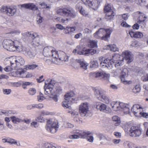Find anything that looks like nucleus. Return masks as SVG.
<instances>
[{"label":"nucleus","instance_id":"e433bc0d","mask_svg":"<svg viewBox=\"0 0 148 148\" xmlns=\"http://www.w3.org/2000/svg\"><path fill=\"white\" fill-rule=\"evenodd\" d=\"M43 148H60L54 143H46L44 144Z\"/></svg>","mask_w":148,"mask_h":148},{"label":"nucleus","instance_id":"4468645a","mask_svg":"<svg viewBox=\"0 0 148 148\" xmlns=\"http://www.w3.org/2000/svg\"><path fill=\"white\" fill-rule=\"evenodd\" d=\"M99 60L101 62L100 66L103 68L106 67L109 69H110L112 68V64L110 62L109 59L103 60V58L101 57L99 58Z\"/></svg>","mask_w":148,"mask_h":148},{"label":"nucleus","instance_id":"cd10ccee","mask_svg":"<svg viewBox=\"0 0 148 148\" xmlns=\"http://www.w3.org/2000/svg\"><path fill=\"white\" fill-rule=\"evenodd\" d=\"M76 61L79 63L80 65V67L82 69L84 70L87 69L88 64L83 59H77L76 60Z\"/></svg>","mask_w":148,"mask_h":148},{"label":"nucleus","instance_id":"aec40b11","mask_svg":"<svg viewBox=\"0 0 148 148\" xmlns=\"http://www.w3.org/2000/svg\"><path fill=\"white\" fill-rule=\"evenodd\" d=\"M22 8L28 9L33 11L38 10V8L37 6L33 3H28L22 4L21 5Z\"/></svg>","mask_w":148,"mask_h":148},{"label":"nucleus","instance_id":"58836bf2","mask_svg":"<svg viewBox=\"0 0 148 148\" xmlns=\"http://www.w3.org/2000/svg\"><path fill=\"white\" fill-rule=\"evenodd\" d=\"M97 41L95 40H90L88 44V47L91 48L97 47Z\"/></svg>","mask_w":148,"mask_h":148},{"label":"nucleus","instance_id":"338daca9","mask_svg":"<svg viewBox=\"0 0 148 148\" xmlns=\"http://www.w3.org/2000/svg\"><path fill=\"white\" fill-rule=\"evenodd\" d=\"M81 47L80 46L78 45L77 46L76 49H74L73 51V53H74V54H76L77 53L78 51H80Z\"/></svg>","mask_w":148,"mask_h":148},{"label":"nucleus","instance_id":"bf43d9fd","mask_svg":"<svg viewBox=\"0 0 148 148\" xmlns=\"http://www.w3.org/2000/svg\"><path fill=\"white\" fill-rule=\"evenodd\" d=\"M121 72V71L119 70L118 69H117L116 71L113 70L112 72L111 73L114 76H116L119 75Z\"/></svg>","mask_w":148,"mask_h":148},{"label":"nucleus","instance_id":"37998d69","mask_svg":"<svg viewBox=\"0 0 148 148\" xmlns=\"http://www.w3.org/2000/svg\"><path fill=\"white\" fill-rule=\"evenodd\" d=\"M112 121H114L116 122V123H115L116 126H118L121 123L120 119L119 117L117 116H115L112 117Z\"/></svg>","mask_w":148,"mask_h":148},{"label":"nucleus","instance_id":"09e8293b","mask_svg":"<svg viewBox=\"0 0 148 148\" xmlns=\"http://www.w3.org/2000/svg\"><path fill=\"white\" fill-rule=\"evenodd\" d=\"M38 65L37 64L27 65L26 66L27 70H33L37 67Z\"/></svg>","mask_w":148,"mask_h":148},{"label":"nucleus","instance_id":"79ce46f5","mask_svg":"<svg viewBox=\"0 0 148 148\" xmlns=\"http://www.w3.org/2000/svg\"><path fill=\"white\" fill-rule=\"evenodd\" d=\"M141 90L140 86L139 85H136L132 89V92L134 94L138 93Z\"/></svg>","mask_w":148,"mask_h":148},{"label":"nucleus","instance_id":"2f4dec72","mask_svg":"<svg viewBox=\"0 0 148 148\" xmlns=\"http://www.w3.org/2000/svg\"><path fill=\"white\" fill-rule=\"evenodd\" d=\"M74 93L73 91L66 93L64 96V99L66 100H69L72 102L74 101L72 97L74 95Z\"/></svg>","mask_w":148,"mask_h":148},{"label":"nucleus","instance_id":"052dcab7","mask_svg":"<svg viewBox=\"0 0 148 148\" xmlns=\"http://www.w3.org/2000/svg\"><path fill=\"white\" fill-rule=\"evenodd\" d=\"M86 138L88 141L90 142H92L94 139L93 136L90 134L87 136Z\"/></svg>","mask_w":148,"mask_h":148},{"label":"nucleus","instance_id":"de8ad7c7","mask_svg":"<svg viewBox=\"0 0 148 148\" xmlns=\"http://www.w3.org/2000/svg\"><path fill=\"white\" fill-rule=\"evenodd\" d=\"M8 143L10 144L16 145L18 146H19L20 145V144L19 143H17L16 140L13 139L8 138Z\"/></svg>","mask_w":148,"mask_h":148},{"label":"nucleus","instance_id":"680f3d73","mask_svg":"<svg viewBox=\"0 0 148 148\" xmlns=\"http://www.w3.org/2000/svg\"><path fill=\"white\" fill-rule=\"evenodd\" d=\"M34 108H38L39 109H41L43 107V105L42 103H39L38 104H34Z\"/></svg>","mask_w":148,"mask_h":148},{"label":"nucleus","instance_id":"7c9ffc66","mask_svg":"<svg viewBox=\"0 0 148 148\" xmlns=\"http://www.w3.org/2000/svg\"><path fill=\"white\" fill-rule=\"evenodd\" d=\"M119 102L113 101L110 103V105L113 109L115 111L119 110Z\"/></svg>","mask_w":148,"mask_h":148},{"label":"nucleus","instance_id":"0eeeda50","mask_svg":"<svg viewBox=\"0 0 148 148\" xmlns=\"http://www.w3.org/2000/svg\"><path fill=\"white\" fill-rule=\"evenodd\" d=\"M56 12L58 14L74 18L76 15L75 13L71 10L66 8H58L56 9Z\"/></svg>","mask_w":148,"mask_h":148},{"label":"nucleus","instance_id":"f704fd0d","mask_svg":"<svg viewBox=\"0 0 148 148\" xmlns=\"http://www.w3.org/2000/svg\"><path fill=\"white\" fill-rule=\"evenodd\" d=\"M31 43L33 46L34 47L38 46L40 44V38L39 37H36L32 40Z\"/></svg>","mask_w":148,"mask_h":148},{"label":"nucleus","instance_id":"c85d7f7f","mask_svg":"<svg viewBox=\"0 0 148 148\" xmlns=\"http://www.w3.org/2000/svg\"><path fill=\"white\" fill-rule=\"evenodd\" d=\"M22 34L25 36L29 37L32 38L33 40L36 37H38L37 34L36 33L27 32L24 33H22Z\"/></svg>","mask_w":148,"mask_h":148},{"label":"nucleus","instance_id":"f8f14e48","mask_svg":"<svg viewBox=\"0 0 148 148\" xmlns=\"http://www.w3.org/2000/svg\"><path fill=\"white\" fill-rule=\"evenodd\" d=\"M10 61H14V66L17 68L18 69V67L20 65H23L25 63V61L23 58L21 56H13L10 59Z\"/></svg>","mask_w":148,"mask_h":148},{"label":"nucleus","instance_id":"a878e982","mask_svg":"<svg viewBox=\"0 0 148 148\" xmlns=\"http://www.w3.org/2000/svg\"><path fill=\"white\" fill-rule=\"evenodd\" d=\"M105 49L109 50L113 52L118 51L119 49L117 47V46L114 44H110L108 45L105 47Z\"/></svg>","mask_w":148,"mask_h":148},{"label":"nucleus","instance_id":"f03ea898","mask_svg":"<svg viewBox=\"0 0 148 148\" xmlns=\"http://www.w3.org/2000/svg\"><path fill=\"white\" fill-rule=\"evenodd\" d=\"M122 55L123 58L121 60L120 59L119 56L117 55L114 54L112 56V58L109 60L110 62L112 64V66L115 64V66L116 67L118 68L119 66H120L121 63L119 62L122 61L124 59L127 61L128 64L130 63L133 60V56L131 52L128 51L126 50L123 51L122 53Z\"/></svg>","mask_w":148,"mask_h":148},{"label":"nucleus","instance_id":"b1692460","mask_svg":"<svg viewBox=\"0 0 148 148\" xmlns=\"http://www.w3.org/2000/svg\"><path fill=\"white\" fill-rule=\"evenodd\" d=\"M76 29V27L75 26H67L65 27H64V33L66 34L71 35L75 31Z\"/></svg>","mask_w":148,"mask_h":148},{"label":"nucleus","instance_id":"c9c22d12","mask_svg":"<svg viewBox=\"0 0 148 148\" xmlns=\"http://www.w3.org/2000/svg\"><path fill=\"white\" fill-rule=\"evenodd\" d=\"M10 118L14 123L17 124L23 122V119L15 116H11Z\"/></svg>","mask_w":148,"mask_h":148},{"label":"nucleus","instance_id":"c03bdc74","mask_svg":"<svg viewBox=\"0 0 148 148\" xmlns=\"http://www.w3.org/2000/svg\"><path fill=\"white\" fill-rule=\"evenodd\" d=\"M101 98L102 101L108 104L110 102L109 99L108 97L105 95L103 94L101 95Z\"/></svg>","mask_w":148,"mask_h":148},{"label":"nucleus","instance_id":"6e6552de","mask_svg":"<svg viewBox=\"0 0 148 148\" xmlns=\"http://www.w3.org/2000/svg\"><path fill=\"white\" fill-rule=\"evenodd\" d=\"M84 3L89 7L97 10L100 6L102 0H82Z\"/></svg>","mask_w":148,"mask_h":148},{"label":"nucleus","instance_id":"774afa93","mask_svg":"<svg viewBox=\"0 0 148 148\" xmlns=\"http://www.w3.org/2000/svg\"><path fill=\"white\" fill-rule=\"evenodd\" d=\"M37 22L38 23H40L42 22V18L40 16L39 14L37 16Z\"/></svg>","mask_w":148,"mask_h":148},{"label":"nucleus","instance_id":"6e6d98bb","mask_svg":"<svg viewBox=\"0 0 148 148\" xmlns=\"http://www.w3.org/2000/svg\"><path fill=\"white\" fill-rule=\"evenodd\" d=\"M91 66L92 68H97L98 67V64L97 60H93L91 62Z\"/></svg>","mask_w":148,"mask_h":148},{"label":"nucleus","instance_id":"0e129e2a","mask_svg":"<svg viewBox=\"0 0 148 148\" xmlns=\"http://www.w3.org/2000/svg\"><path fill=\"white\" fill-rule=\"evenodd\" d=\"M39 124L36 121H33L32 122L31 124L32 127H38Z\"/></svg>","mask_w":148,"mask_h":148},{"label":"nucleus","instance_id":"3c124183","mask_svg":"<svg viewBox=\"0 0 148 148\" xmlns=\"http://www.w3.org/2000/svg\"><path fill=\"white\" fill-rule=\"evenodd\" d=\"M40 5L43 8H45L47 10H49L51 8V6L50 5H47L44 2L40 3Z\"/></svg>","mask_w":148,"mask_h":148},{"label":"nucleus","instance_id":"a211bd4d","mask_svg":"<svg viewBox=\"0 0 148 148\" xmlns=\"http://www.w3.org/2000/svg\"><path fill=\"white\" fill-rule=\"evenodd\" d=\"M13 75L15 77H19L29 78L32 76V74L30 73H28L27 75L25 74V71L23 69H21L12 73Z\"/></svg>","mask_w":148,"mask_h":148},{"label":"nucleus","instance_id":"72a5a7b5","mask_svg":"<svg viewBox=\"0 0 148 148\" xmlns=\"http://www.w3.org/2000/svg\"><path fill=\"white\" fill-rule=\"evenodd\" d=\"M137 13L139 15V17L138 18V22L141 23L144 22L145 20V18H146V17L144 14L139 12H137Z\"/></svg>","mask_w":148,"mask_h":148},{"label":"nucleus","instance_id":"69168bd1","mask_svg":"<svg viewBox=\"0 0 148 148\" xmlns=\"http://www.w3.org/2000/svg\"><path fill=\"white\" fill-rule=\"evenodd\" d=\"M59 95H58L56 94L53 95L51 97H49L50 98H52L53 99V100L56 102H57L58 101V97Z\"/></svg>","mask_w":148,"mask_h":148},{"label":"nucleus","instance_id":"473e14b6","mask_svg":"<svg viewBox=\"0 0 148 148\" xmlns=\"http://www.w3.org/2000/svg\"><path fill=\"white\" fill-rule=\"evenodd\" d=\"M72 102L69 100H66L64 99V100L62 103V106L65 109H71V107L70 106V103Z\"/></svg>","mask_w":148,"mask_h":148},{"label":"nucleus","instance_id":"20e7f679","mask_svg":"<svg viewBox=\"0 0 148 148\" xmlns=\"http://www.w3.org/2000/svg\"><path fill=\"white\" fill-rule=\"evenodd\" d=\"M54 84V81L51 79H48L45 82V94L49 97H51L54 93L53 89Z\"/></svg>","mask_w":148,"mask_h":148},{"label":"nucleus","instance_id":"ddd939ff","mask_svg":"<svg viewBox=\"0 0 148 148\" xmlns=\"http://www.w3.org/2000/svg\"><path fill=\"white\" fill-rule=\"evenodd\" d=\"M129 133L132 136H138L141 135V130L139 127L132 126L129 130Z\"/></svg>","mask_w":148,"mask_h":148},{"label":"nucleus","instance_id":"49530a36","mask_svg":"<svg viewBox=\"0 0 148 148\" xmlns=\"http://www.w3.org/2000/svg\"><path fill=\"white\" fill-rule=\"evenodd\" d=\"M12 57V56L10 57L9 58H7L5 59V62L6 64H8L9 63H10L11 65V66H12V67H15L14 66V61H10V58Z\"/></svg>","mask_w":148,"mask_h":148},{"label":"nucleus","instance_id":"dca6fc26","mask_svg":"<svg viewBox=\"0 0 148 148\" xmlns=\"http://www.w3.org/2000/svg\"><path fill=\"white\" fill-rule=\"evenodd\" d=\"M91 75L95 76L96 78L101 77L103 80L108 81L110 78V75L109 74L106 73L104 71H102L96 73L92 72L90 73Z\"/></svg>","mask_w":148,"mask_h":148},{"label":"nucleus","instance_id":"4d7b16f0","mask_svg":"<svg viewBox=\"0 0 148 148\" xmlns=\"http://www.w3.org/2000/svg\"><path fill=\"white\" fill-rule=\"evenodd\" d=\"M42 116H38L36 119V121L41 122L43 123L45 122V119Z\"/></svg>","mask_w":148,"mask_h":148},{"label":"nucleus","instance_id":"a19ab883","mask_svg":"<svg viewBox=\"0 0 148 148\" xmlns=\"http://www.w3.org/2000/svg\"><path fill=\"white\" fill-rule=\"evenodd\" d=\"M54 93L58 95H59L60 94L62 93V87L60 86H56L55 88Z\"/></svg>","mask_w":148,"mask_h":148},{"label":"nucleus","instance_id":"8fccbe9b","mask_svg":"<svg viewBox=\"0 0 148 148\" xmlns=\"http://www.w3.org/2000/svg\"><path fill=\"white\" fill-rule=\"evenodd\" d=\"M36 92V89L34 88H30L28 90V93L30 95H34Z\"/></svg>","mask_w":148,"mask_h":148},{"label":"nucleus","instance_id":"412c9836","mask_svg":"<svg viewBox=\"0 0 148 148\" xmlns=\"http://www.w3.org/2000/svg\"><path fill=\"white\" fill-rule=\"evenodd\" d=\"M76 8L82 15L85 16H88V13L83 8L81 3L77 4L76 6Z\"/></svg>","mask_w":148,"mask_h":148},{"label":"nucleus","instance_id":"4be33fe9","mask_svg":"<svg viewBox=\"0 0 148 148\" xmlns=\"http://www.w3.org/2000/svg\"><path fill=\"white\" fill-rule=\"evenodd\" d=\"M129 34L132 38H140L143 37V34L140 32H134L133 30L129 31Z\"/></svg>","mask_w":148,"mask_h":148},{"label":"nucleus","instance_id":"864d4df0","mask_svg":"<svg viewBox=\"0 0 148 148\" xmlns=\"http://www.w3.org/2000/svg\"><path fill=\"white\" fill-rule=\"evenodd\" d=\"M13 69L17 70V68H16V67H12V66L11 67L10 66H6L5 68L4 69V70L6 72H8L12 71Z\"/></svg>","mask_w":148,"mask_h":148},{"label":"nucleus","instance_id":"e2e57ef3","mask_svg":"<svg viewBox=\"0 0 148 148\" xmlns=\"http://www.w3.org/2000/svg\"><path fill=\"white\" fill-rule=\"evenodd\" d=\"M8 8V6H2L1 8L0 11L1 12H5L6 14Z\"/></svg>","mask_w":148,"mask_h":148},{"label":"nucleus","instance_id":"a18cd8bd","mask_svg":"<svg viewBox=\"0 0 148 148\" xmlns=\"http://www.w3.org/2000/svg\"><path fill=\"white\" fill-rule=\"evenodd\" d=\"M94 94L96 97L99 99V98L101 97V95H103L102 92H101L99 89H95L94 91Z\"/></svg>","mask_w":148,"mask_h":148},{"label":"nucleus","instance_id":"423d86ee","mask_svg":"<svg viewBox=\"0 0 148 148\" xmlns=\"http://www.w3.org/2000/svg\"><path fill=\"white\" fill-rule=\"evenodd\" d=\"M58 127L59 125L56 121H52L48 120L47 122L45 128L48 131L52 133H54L56 132Z\"/></svg>","mask_w":148,"mask_h":148},{"label":"nucleus","instance_id":"13d9d810","mask_svg":"<svg viewBox=\"0 0 148 148\" xmlns=\"http://www.w3.org/2000/svg\"><path fill=\"white\" fill-rule=\"evenodd\" d=\"M2 91L4 94L5 95H8L11 92V90L9 89H3Z\"/></svg>","mask_w":148,"mask_h":148},{"label":"nucleus","instance_id":"603ef678","mask_svg":"<svg viewBox=\"0 0 148 148\" xmlns=\"http://www.w3.org/2000/svg\"><path fill=\"white\" fill-rule=\"evenodd\" d=\"M40 114L42 116H45L52 114V113L46 110H42L41 111Z\"/></svg>","mask_w":148,"mask_h":148},{"label":"nucleus","instance_id":"39448f33","mask_svg":"<svg viewBox=\"0 0 148 148\" xmlns=\"http://www.w3.org/2000/svg\"><path fill=\"white\" fill-rule=\"evenodd\" d=\"M43 55L46 57H52V60L55 59L57 57V51L56 49L52 47L48 46L45 47L43 50Z\"/></svg>","mask_w":148,"mask_h":148},{"label":"nucleus","instance_id":"4c0bfd02","mask_svg":"<svg viewBox=\"0 0 148 148\" xmlns=\"http://www.w3.org/2000/svg\"><path fill=\"white\" fill-rule=\"evenodd\" d=\"M123 146L126 148H135L136 147L134 145L129 141H125L123 143Z\"/></svg>","mask_w":148,"mask_h":148},{"label":"nucleus","instance_id":"9b49d317","mask_svg":"<svg viewBox=\"0 0 148 148\" xmlns=\"http://www.w3.org/2000/svg\"><path fill=\"white\" fill-rule=\"evenodd\" d=\"M131 110L136 116L140 117L141 114L143 110V108L140 105L136 104L133 106Z\"/></svg>","mask_w":148,"mask_h":148},{"label":"nucleus","instance_id":"5701e85b","mask_svg":"<svg viewBox=\"0 0 148 148\" xmlns=\"http://www.w3.org/2000/svg\"><path fill=\"white\" fill-rule=\"evenodd\" d=\"M119 110L121 109L123 110V111L124 114H128L129 112V106L123 102H119Z\"/></svg>","mask_w":148,"mask_h":148},{"label":"nucleus","instance_id":"1a4fd4ad","mask_svg":"<svg viewBox=\"0 0 148 148\" xmlns=\"http://www.w3.org/2000/svg\"><path fill=\"white\" fill-rule=\"evenodd\" d=\"M89 104L87 102L82 103L79 106V112L82 116H85L88 113L89 111Z\"/></svg>","mask_w":148,"mask_h":148},{"label":"nucleus","instance_id":"c756f323","mask_svg":"<svg viewBox=\"0 0 148 148\" xmlns=\"http://www.w3.org/2000/svg\"><path fill=\"white\" fill-rule=\"evenodd\" d=\"M73 133L79 136V138H84L86 136V133L83 131L76 130L74 131Z\"/></svg>","mask_w":148,"mask_h":148},{"label":"nucleus","instance_id":"f257e3e1","mask_svg":"<svg viewBox=\"0 0 148 148\" xmlns=\"http://www.w3.org/2000/svg\"><path fill=\"white\" fill-rule=\"evenodd\" d=\"M3 47L8 51L18 52H23L26 56L29 58L34 59L36 54L28 49L25 48L19 40L8 39L4 40L3 42Z\"/></svg>","mask_w":148,"mask_h":148},{"label":"nucleus","instance_id":"6ab92c4d","mask_svg":"<svg viewBox=\"0 0 148 148\" xmlns=\"http://www.w3.org/2000/svg\"><path fill=\"white\" fill-rule=\"evenodd\" d=\"M128 71L127 69L124 68L121 71L120 78L121 81L124 84L128 83L127 80Z\"/></svg>","mask_w":148,"mask_h":148},{"label":"nucleus","instance_id":"ea45409f","mask_svg":"<svg viewBox=\"0 0 148 148\" xmlns=\"http://www.w3.org/2000/svg\"><path fill=\"white\" fill-rule=\"evenodd\" d=\"M55 19L56 21L64 24L67 23L69 21V19L67 18H63L60 17L55 18Z\"/></svg>","mask_w":148,"mask_h":148},{"label":"nucleus","instance_id":"bb28decb","mask_svg":"<svg viewBox=\"0 0 148 148\" xmlns=\"http://www.w3.org/2000/svg\"><path fill=\"white\" fill-rule=\"evenodd\" d=\"M16 9L12 7L8 6L6 14L10 16H14L16 13Z\"/></svg>","mask_w":148,"mask_h":148},{"label":"nucleus","instance_id":"7ed1b4c3","mask_svg":"<svg viewBox=\"0 0 148 148\" xmlns=\"http://www.w3.org/2000/svg\"><path fill=\"white\" fill-rule=\"evenodd\" d=\"M112 31V28H100L93 34V36L96 38L107 41L110 38Z\"/></svg>","mask_w":148,"mask_h":148},{"label":"nucleus","instance_id":"9d476101","mask_svg":"<svg viewBox=\"0 0 148 148\" xmlns=\"http://www.w3.org/2000/svg\"><path fill=\"white\" fill-rule=\"evenodd\" d=\"M57 54L58 56L56 57L55 59L53 60V62L54 63L56 64H58L61 61H64L65 62L68 61V56L63 51H57Z\"/></svg>","mask_w":148,"mask_h":148},{"label":"nucleus","instance_id":"2eb2a0df","mask_svg":"<svg viewBox=\"0 0 148 148\" xmlns=\"http://www.w3.org/2000/svg\"><path fill=\"white\" fill-rule=\"evenodd\" d=\"M105 12L106 13V18L108 20H112L115 15L114 12L111 8L110 5L108 4L105 6L104 8Z\"/></svg>","mask_w":148,"mask_h":148},{"label":"nucleus","instance_id":"5fc2aeb1","mask_svg":"<svg viewBox=\"0 0 148 148\" xmlns=\"http://www.w3.org/2000/svg\"><path fill=\"white\" fill-rule=\"evenodd\" d=\"M45 99V97L43 96V94L40 92L39 95L38 96V101L39 102H41Z\"/></svg>","mask_w":148,"mask_h":148},{"label":"nucleus","instance_id":"f3484780","mask_svg":"<svg viewBox=\"0 0 148 148\" xmlns=\"http://www.w3.org/2000/svg\"><path fill=\"white\" fill-rule=\"evenodd\" d=\"M96 50L95 49H88L85 47L82 49V51H78L77 54L79 55L88 56L89 55H93L96 53Z\"/></svg>","mask_w":148,"mask_h":148},{"label":"nucleus","instance_id":"393cba45","mask_svg":"<svg viewBox=\"0 0 148 148\" xmlns=\"http://www.w3.org/2000/svg\"><path fill=\"white\" fill-rule=\"evenodd\" d=\"M96 108L101 111L105 112L106 111L107 106L104 104L97 102L96 103Z\"/></svg>","mask_w":148,"mask_h":148}]
</instances>
